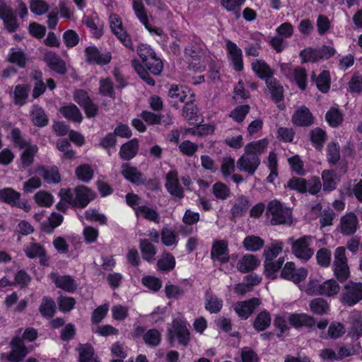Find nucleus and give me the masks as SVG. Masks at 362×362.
<instances>
[{"label": "nucleus", "instance_id": "obj_47", "mask_svg": "<svg viewBox=\"0 0 362 362\" xmlns=\"http://www.w3.org/2000/svg\"><path fill=\"white\" fill-rule=\"evenodd\" d=\"M161 241L166 246L176 245L178 238L173 228L164 227L161 230Z\"/></svg>", "mask_w": 362, "mask_h": 362}, {"label": "nucleus", "instance_id": "obj_37", "mask_svg": "<svg viewBox=\"0 0 362 362\" xmlns=\"http://www.w3.org/2000/svg\"><path fill=\"white\" fill-rule=\"evenodd\" d=\"M122 174L129 182L135 184L142 181V175L136 168L123 164L122 165Z\"/></svg>", "mask_w": 362, "mask_h": 362}, {"label": "nucleus", "instance_id": "obj_48", "mask_svg": "<svg viewBox=\"0 0 362 362\" xmlns=\"http://www.w3.org/2000/svg\"><path fill=\"white\" fill-rule=\"evenodd\" d=\"M271 323V317L268 312L264 310L259 313L254 321V327L257 331L266 329Z\"/></svg>", "mask_w": 362, "mask_h": 362}, {"label": "nucleus", "instance_id": "obj_39", "mask_svg": "<svg viewBox=\"0 0 362 362\" xmlns=\"http://www.w3.org/2000/svg\"><path fill=\"white\" fill-rule=\"evenodd\" d=\"M20 197L21 194L13 188L6 187L0 189V201L3 202L11 205H16L20 199Z\"/></svg>", "mask_w": 362, "mask_h": 362}, {"label": "nucleus", "instance_id": "obj_9", "mask_svg": "<svg viewBox=\"0 0 362 362\" xmlns=\"http://www.w3.org/2000/svg\"><path fill=\"white\" fill-rule=\"evenodd\" d=\"M109 21L112 33L125 47L132 49V40L123 27L121 18L117 14L112 13L109 17Z\"/></svg>", "mask_w": 362, "mask_h": 362}, {"label": "nucleus", "instance_id": "obj_27", "mask_svg": "<svg viewBox=\"0 0 362 362\" xmlns=\"http://www.w3.org/2000/svg\"><path fill=\"white\" fill-rule=\"evenodd\" d=\"M173 328L179 342L186 345L189 339V332L187 329V323L185 322H180L177 320H174Z\"/></svg>", "mask_w": 362, "mask_h": 362}, {"label": "nucleus", "instance_id": "obj_56", "mask_svg": "<svg viewBox=\"0 0 362 362\" xmlns=\"http://www.w3.org/2000/svg\"><path fill=\"white\" fill-rule=\"evenodd\" d=\"M235 160L230 156L223 158L221 171L224 178L229 177L235 170Z\"/></svg>", "mask_w": 362, "mask_h": 362}, {"label": "nucleus", "instance_id": "obj_10", "mask_svg": "<svg viewBox=\"0 0 362 362\" xmlns=\"http://www.w3.org/2000/svg\"><path fill=\"white\" fill-rule=\"evenodd\" d=\"M86 61L90 64L105 65L110 62L112 56L110 52L100 51L95 46H89L85 49Z\"/></svg>", "mask_w": 362, "mask_h": 362}, {"label": "nucleus", "instance_id": "obj_55", "mask_svg": "<svg viewBox=\"0 0 362 362\" xmlns=\"http://www.w3.org/2000/svg\"><path fill=\"white\" fill-rule=\"evenodd\" d=\"M76 175L78 180L84 182H88L93 176V170L90 165L83 164L76 169Z\"/></svg>", "mask_w": 362, "mask_h": 362}, {"label": "nucleus", "instance_id": "obj_36", "mask_svg": "<svg viewBox=\"0 0 362 362\" xmlns=\"http://www.w3.org/2000/svg\"><path fill=\"white\" fill-rule=\"evenodd\" d=\"M264 245V241L259 236L250 235L245 238L243 241L244 248L247 251L255 252L261 250Z\"/></svg>", "mask_w": 362, "mask_h": 362}, {"label": "nucleus", "instance_id": "obj_52", "mask_svg": "<svg viewBox=\"0 0 362 362\" xmlns=\"http://www.w3.org/2000/svg\"><path fill=\"white\" fill-rule=\"evenodd\" d=\"M158 269L162 271H170L175 266V257L170 253H165L157 262Z\"/></svg>", "mask_w": 362, "mask_h": 362}, {"label": "nucleus", "instance_id": "obj_5", "mask_svg": "<svg viewBox=\"0 0 362 362\" xmlns=\"http://www.w3.org/2000/svg\"><path fill=\"white\" fill-rule=\"evenodd\" d=\"M362 300V283L350 281L343 287L340 301L346 306H354Z\"/></svg>", "mask_w": 362, "mask_h": 362}, {"label": "nucleus", "instance_id": "obj_22", "mask_svg": "<svg viewBox=\"0 0 362 362\" xmlns=\"http://www.w3.org/2000/svg\"><path fill=\"white\" fill-rule=\"evenodd\" d=\"M292 122L298 127H308L313 123V117L306 107H301L294 112Z\"/></svg>", "mask_w": 362, "mask_h": 362}, {"label": "nucleus", "instance_id": "obj_21", "mask_svg": "<svg viewBox=\"0 0 362 362\" xmlns=\"http://www.w3.org/2000/svg\"><path fill=\"white\" fill-rule=\"evenodd\" d=\"M135 336L139 337L143 335V339L147 345L155 347L160 342V333L156 329H151L144 332V329L141 327H138L135 329Z\"/></svg>", "mask_w": 362, "mask_h": 362}, {"label": "nucleus", "instance_id": "obj_11", "mask_svg": "<svg viewBox=\"0 0 362 362\" xmlns=\"http://www.w3.org/2000/svg\"><path fill=\"white\" fill-rule=\"evenodd\" d=\"M260 164V159L256 155H251L245 152L238 158L237 167L239 170L245 172L250 175H252Z\"/></svg>", "mask_w": 362, "mask_h": 362}, {"label": "nucleus", "instance_id": "obj_14", "mask_svg": "<svg viewBox=\"0 0 362 362\" xmlns=\"http://www.w3.org/2000/svg\"><path fill=\"white\" fill-rule=\"evenodd\" d=\"M171 103H184L194 98L192 90L187 86L172 85L168 90Z\"/></svg>", "mask_w": 362, "mask_h": 362}, {"label": "nucleus", "instance_id": "obj_51", "mask_svg": "<svg viewBox=\"0 0 362 362\" xmlns=\"http://www.w3.org/2000/svg\"><path fill=\"white\" fill-rule=\"evenodd\" d=\"M63 218L61 214L55 212L52 213L48 218V223L42 224V229L46 233H52L55 228L62 224Z\"/></svg>", "mask_w": 362, "mask_h": 362}, {"label": "nucleus", "instance_id": "obj_33", "mask_svg": "<svg viewBox=\"0 0 362 362\" xmlns=\"http://www.w3.org/2000/svg\"><path fill=\"white\" fill-rule=\"evenodd\" d=\"M139 144L136 139H132L123 144L119 151V155L124 160L134 158L138 151Z\"/></svg>", "mask_w": 362, "mask_h": 362}, {"label": "nucleus", "instance_id": "obj_57", "mask_svg": "<svg viewBox=\"0 0 362 362\" xmlns=\"http://www.w3.org/2000/svg\"><path fill=\"white\" fill-rule=\"evenodd\" d=\"M29 88L24 86L18 85L14 89V101L18 105H23L25 103L28 96Z\"/></svg>", "mask_w": 362, "mask_h": 362}, {"label": "nucleus", "instance_id": "obj_49", "mask_svg": "<svg viewBox=\"0 0 362 362\" xmlns=\"http://www.w3.org/2000/svg\"><path fill=\"white\" fill-rule=\"evenodd\" d=\"M266 83L272 93L273 99L276 102L281 100L283 96V86L272 77L271 78H267Z\"/></svg>", "mask_w": 362, "mask_h": 362}, {"label": "nucleus", "instance_id": "obj_34", "mask_svg": "<svg viewBox=\"0 0 362 362\" xmlns=\"http://www.w3.org/2000/svg\"><path fill=\"white\" fill-rule=\"evenodd\" d=\"M30 119L34 125L44 127L47 124L48 119L42 107L33 105L30 112Z\"/></svg>", "mask_w": 362, "mask_h": 362}, {"label": "nucleus", "instance_id": "obj_13", "mask_svg": "<svg viewBox=\"0 0 362 362\" xmlns=\"http://www.w3.org/2000/svg\"><path fill=\"white\" fill-rule=\"evenodd\" d=\"M11 351L9 354H3L2 358H6L10 362H19L28 353L23 339L20 337H15L11 342Z\"/></svg>", "mask_w": 362, "mask_h": 362}, {"label": "nucleus", "instance_id": "obj_2", "mask_svg": "<svg viewBox=\"0 0 362 362\" xmlns=\"http://www.w3.org/2000/svg\"><path fill=\"white\" fill-rule=\"evenodd\" d=\"M59 196L62 201L73 206L85 208L90 201L95 199V194L85 186H79L74 190L62 189L60 190Z\"/></svg>", "mask_w": 362, "mask_h": 362}, {"label": "nucleus", "instance_id": "obj_58", "mask_svg": "<svg viewBox=\"0 0 362 362\" xmlns=\"http://www.w3.org/2000/svg\"><path fill=\"white\" fill-rule=\"evenodd\" d=\"M34 199L35 202L43 207L50 206L54 202L52 195L45 191H40L35 194Z\"/></svg>", "mask_w": 362, "mask_h": 362}, {"label": "nucleus", "instance_id": "obj_4", "mask_svg": "<svg viewBox=\"0 0 362 362\" xmlns=\"http://www.w3.org/2000/svg\"><path fill=\"white\" fill-rule=\"evenodd\" d=\"M313 239L311 235H303L297 239L289 238L288 242L291 245L292 253L297 258L308 261L314 254V250L310 248Z\"/></svg>", "mask_w": 362, "mask_h": 362}, {"label": "nucleus", "instance_id": "obj_28", "mask_svg": "<svg viewBox=\"0 0 362 362\" xmlns=\"http://www.w3.org/2000/svg\"><path fill=\"white\" fill-rule=\"evenodd\" d=\"M139 248L144 259L150 263L155 261L157 250L156 247L148 239L140 240Z\"/></svg>", "mask_w": 362, "mask_h": 362}, {"label": "nucleus", "instance_id": "obj_29", "mask_svg": "<svg viewBox=\"0 0 362 362\" xmlns=\"http://www.w3.org/2000/svg\"><path fill=\"white\" fill-rule=\"evenodd\" d=\"M252 68L253 71L260 78L265 79L271 78L273 75V71L271 68L263 60H255L252 63Z\"/></svg>", "mask_w": 362, "mask_h": 362}, {"label": "nucleus", "instance_id": "obj_23", "mask_svg": "<svg viewBox=\"0 0 362 362\" xmlns=\"http://www.w3.org/2000/svg\"><path fill=\"white\" fill-rule=\"evenodd\" d=\"M260 264V260L255 255L247 254L240 259L237 263V269L242 273L255 269Z\"/></svg>", "mask_w": 362, "mask_h": 362}, {"label": "nucleus", "instance_id": "obj_25", "mask_svg": "<svg viewBox=\"0 0 362 362\" xmlns=\"http://www.w3.org/2000/svg\"><path fill=\"white\" fill-rule=\"evenodd\" d=\"M289 323L294 327H313L315 324L313 317L305 313L291 314L288 318Z\"/></svg>", "mask_w": 362, "mask_h": 362}, {"label": "nucleus", "instance_id": "obj_40", "mask_svg": "<svg viewBox=\"0 0 362 362\" xmlns=\"http://www.w3.org/2000/svg\"><path fill=\"white\" fill-rule=\"evenodd\" d=\"M249 206L250 203L247 197L245 196L239 197L230 209L233 216H243L247 211Z\"/></svg>", "mask_w": 362, "mask_h": 362}, {"label": "nucleus", "instance_id": "obj_18", "mask_svg": "<svg viewBox=\"0 0 362 362\" xmlns=\"http://www.w3.org/2000/svg\"><path fill=\"white\" fill-rule=\"evenodd\" d=\"M165 187L170 194L178 198L183 197V189L179 183L178 175L176 171L171 170L167 173Z\"/></svg>", "mask_w": 362, "mask_h": 362}, {"label": "nucleus", "instance_id": "obj_3", "mask_svg": "<svg viewBox=\"0 0 362 362\" xmlns=\"http://www.w3.org/2000/svg\"><path fill=\"white\" fill-rule=\"evenodd\" d=\"M340 291L339 283L330 279L322 283L316 280H311L306 287V292L311 295L322 296L327 298L335 297Z\"/></svg>", "mask_w": 362, "mask_h": 362}, {"label": "nucleus", "instance_id": "obj_59", "mask_svg": "<svg viewBox=\"0 0 362 362\" xmlns=\"http://www.w3.org/2000/svg\"><path fill=\"white\" fill-rule=\"evenodd\" d=\"M86 219L92 221L98 222L100 225H105L107 223V218L105 214L100 213L95 209H89L84 213Z\"/></svg>", "mask_w": 362, "mask_h": 362}, {"label": "nucleus", "instance_id": "obj_19", "mask_svg": "<svg viewBox=\"0 0 362 362\" xmlns=\"http://www.w3.org/2000/svg\"><path fill=\"white\" fill-rule=\"evenodd\" d=\"M50 279L57 287L67 292H74L77 288L76 281L71 276H59L57 273L52 272L50 274Z\"/></svg>", "mask_w": 362, "mask_h": 362}, {"label": "nucleus", "instance_id": "obj_54", "mask_svg": "<svg viewBox=\"0 0 362 362\" xmlns=\"http://www.w3.org/2000/svg\"><path fill=\"white\" fill-rule=\"evenodd\" d=\"M223 306L222 300L218 298L216 296H208L206 298L205 308L211 313H218Z\"/></svg>", "mask_w": 362, "mask_h": 362}, {"label": "nucleus", "instance_id": "obj_8", "mask_svg": "<svg viewBox=\"0 0 362 362\" xmlns=\"http://www.w3.org/2000/svg\"><path fill=\"white\" fill-rule=\"evenodd\" d=\"M345 253L346 250L344 247H338L334 254V274L340 281H346L350 274Z\"/></svg>", "mask_w": 362, "mask_h": 362}, {"label": "nucleus", "instance_id": "obj_61", "mask_svg": "<svg viewBox=\"0 0 362 362\" xmlns=\"http://www.w3.org/2000/svg\"><path fill=\"white\" fill-rule=\"evenodd\" d=\"M30 9L36 15H43L47 12L49 5L45 0H30Z\"/></svg>", "mask_w": 362, "mask_h": 362}, {"label": "nucleus", "instance_id": "obj_26", "mask_svg": "<svg viewBox=\"0 0 362 362\" xmlns=\"http://www.w3.org/2000/svg\"><path fill=\"white\" fill-rule=\"evenodd\" d=\"M45 60L47 66L59 74L66 72L65 63L54 52L49 51L45 54Z\"/></svg>", "mask_w": 362, "mask_h": 362}, {"label": "nucleus", "instance_id": "obj_41", "mask_svg": "<svg viewBox=\"0 0 362 362\" xmlns=\"http://www.w3.org/2000/svg\"><path fill=\"white\" fill-rule=\"evenodd\" d=\"M135 213L137 217L146 218L148 221L158 223L159 216L156 211L147 206H141L135 209Z\"/></svg>", "mask_w": 362, "mask_h": 362}, {"label": "nucleus", "instance_id": "obj_12", "mask_svg": "<svg viewBox=\"0 0 362 362\" xmlns=\"http://www.w3.org/2000/svg\"><path fill=\"white\" fill-rule=\"evenodd\" d=\"M294 264H295L292 262H286L282 268L281 276L284 279L291 281L297 284L306 279L308 272L307 269L300 267L297 269V273L293 275L292 272L294 271Z\"/></svg>", "mask_w": 362, "mask_h": 362}, {"label": "nucleus", "instance_id": "obj_32", "mask_svg": "<svg viewBox=\"0 0 362 362\" xmlns=\"http://www.w3.org/2000/svg\"><path fill=\"white\" fill-rule=\"evenodd\" d=\"M309 307L310 311L315 315H322L327 314L330 310L329 305L322 298H316L310 300Z\"/></svg>", "mask_w": 362, "mask_h": 362}, {"label": "nucleus", "instance_id": "obj_42", "mask_svg": "<svg viewBox=\"0 0 362 362\" xmlns=\"http://www.w3.org/2000/svg\"><path fill=\"white\" fill-rule=\"evenodd\" d=\"M211 192L217 199L226 200L231 195L230 188L221 182H216L211 187Z\"/></svg>", "mask_w": 362, "mask_h": 362}, {"label": "nucleus", "instance_id": "obj_15", "mask_svg": "<svg viewBox=\"0 0 362 362\" xmlns=\"http://www.w3.org/2000/svg\"><path fill=\"white\" fill-rule=\"evenodd\" d=\"M260 304L257 298H251L248 300L238 301L234 304V310L239 317L246 320Z\"/></svg>", "mask_w": 362, "mask_h": 362}, {"label": "nucleus", "instance_id": "obj_53", "mask_svg": "<svg viewBox=\"0 0 362 362\" xmlns=\"http://www.w3.org/2000/svg\"><path fill=\"white\" fill-rule=\"evenodd\" d=\"M23 251L25 252L26 256L29 258H35L46 253L44 247L36 243H31L25 245L23 247Z\"/></svg>", "mask_w": 362, "mask_h": 362}, {"label": "nucleus", "instance_id": "obj_63", "mask_svg": "<svg viewBox=\"0 0 362 362\" xmlns=\"http://www.w3.org/2000/svg\"><path fill=\"white\" fill-rule=\"evenodd\" d=\"M316 85L317 88L323 92L327 93L330 88V76L327 71H323L316 79Z\"/></svg>", "mask_w": 362, "mask_h": 362}, {"label": "nucleus", "instance_id": "obj_17", "mask_svg": "<svg viewBox=\"0 0 362 362\" xmlns=\"http://www.w3.org/2000/svg\"><path fill=\"white\" fill-rule=\"evenodd\" d=\"M358 226V218L354 213H347L341 217L339 229L343 235H349L354 233Z\"/></svg>", "mask_w": 362, "mask_h": 362}, {"label": "nucleus", "instance_id": "obj_60", "mask_svg": "<svg viewBox=\"0 0 362 362\" xmlns=\"http://www.w3.org/2000/svg\"><path fill=\"white\" fill-rule=\"evenodd\" d=\"M55 308L56 305L52 299L45 298L40 307V311L43 316L51 317L55 312Z\"/></svg>", "mask_w": 362, "mask_h": 362}, {"label": "nucleus", "instance_id": "obj_1", "mask_svg": "<svg viewBox=\"0 0 362 362\" xmlns=\"http://www.w3.org/2000/svg\"><path fill=\"white\" fill-rule=\"evenodd\" d=\"M137 53L141 59V64L137 59L132 61V66L141 78L151 86H154L155 81L149 76L146 69L154 75H159L163 68V62L156 56L153 49L146 44H141L138 46Z\"/></svg>", "mask_w": 362, "mask_h": 362}, {"label": "nucleus", "instance_id": "obj_6", "mask_svg": "<svg viewBox=\"0 0 362 362\" xmlns=\"http://www.w3.org/2000/svg\"><path fill=\"white\" fill-rule=\"evenodd\" d=\"M267 213L273 225L291 223V213L290 210L283 208L281 204L276 200L272 201L269 204Z\"/></svg>", "mask_w": 362, "mask_h": 362}, {"label": "nucleus", "instance_id": "obj_44", "mask_svg": "<svg viewBox=\"0 0 362 362\" xmlns=\"http://www.w3.org/2000/svg\"><path fill=\"white\" fill-rule=\"evenodd\" d=\"M284 262V258H279L276 262L272 260H267L264 262V273L266 276L271 279L276 277V272L279 270Z\"/></svg>", "mask_w": 362, "mask_h": 362}, {"label": "nucleus", "instance_id": "obj_20", "mask_svg": "<svg viewBox=\"0 0 362 362\" xmlns=\"http://www.w3.org/2000/svg\"><path fill=\"white\" fill-rule=\"evenodd\" d=\"M228 245L226 240L215 241L211 251L212 258L222 263L227 262L229 260Z\"/></svg>", "mask_w": 362, "mask_h": 362}, {"label": "nucleus", "instance_id": "obj_46", "mask_svg": "<svg viewBox=\"0 0 362 362\" xmlns=\"http://www.w3.org/2000/svg\"><path fill=\"white\" fill-rule=\"evenodd\" d=\"M324 190L331 191L335 189L338 177L334 172L325 170L322 173Z\"/></svg>", "mask_w": 362, "mask_h": 362}, {"label": "nucleus", "instance_id": "obj_16", "mask_svg": "<svg viewBox=\"0 0 362 362\" xmlns=\"http://www.w3.org/2000/svg\"><path fill=\"white\" fill-rule=\"evenodd\" d=\"M226 42L227 52L233 68L238 71H242L243 69V62L241 49L235 43L229 40H227Z\"/></svg>", "mask_w": 362, "mask_h": 362}, {"label": "nucleus", "instance_id": "obj_31", "mask_svg": "<svg viewBox=\"0 0 362 362\" xmlns=\"http://www.w3.org/2000/svg\"><path fill=\"white\" fill-rule=\"evenodd\" d=\"M59 112L66 119L73 121L74 122L81 123L83 119V116L75 105H69L62 107Z\"/></svg>", "mask_w": 362, "mask_h": 362}, {"label": "nucleus", "instance_id": "obj_7", "mask_svg": "<svg viewBox=\"0 0 362 362\" xmlns=\"http://www.w3.org/2000/svg\"><path fill=\"white\" fill-rule=\"evenodd\" d=\"M132 8L137 19L151 35H156L160 37L164 35V32L162 28L153 27L150 23L148 12L141 0H132Z\"/></svg>", "mask_w": 362, "mask_h": 362}, {"label": "nucleus", "instance_id": "obj_45", "mask_svg": "<svg viewBox=\"0 0 362 362\" xmlns=\"http://www.w3.org/2000/svg\"><path fill=\"white\" fill-rule=\"evenodd\" d=\"M284 243L281 240L273 241L264 251V256L267 260H272L281 252Z\"/></svg>", "mask_w": 362, "mask_h": 362}, {"label": "nucleus", "instance_id": "obj_50", "mask_svg": "<svg viewBox=\"0 0 362 362\" xmlns=\"http://www.w3.org/2000/svg\"><path fill=\"white\" fill-rule=\"evenodd\" d=\"M326 121L332 127L340 125L343 121L341 112L336 107H332L325 115Z\"/></svg>", "mask_w": 362, "mask_h": 362}, {"label": "nucleus", "instance_id": "obj_35", "mask_svg": "<svg viewBox=\"0 0 362 362\" xmlns=\"http://www.w3.org/2000/svg\"><path fill=\"white\" fill-rule=\"evenodd\" d=\"M37 172L48 183H57L61 180V177L57 167H40L37 169Z\"/></svg>", "mask_w": 362, "mask_h": 362}, {"label": "nucleus", "instance_id": "obj_30", "mask_svg": "<svg viewBox=\"0 0 362 362\" xmlns=\"http://www.w3.org/2000/svg\"><path fill=\"white\" fill-rule=\"evenodd\" d=\"M76 350L79 355V362H100L92 346L87 344H80Z\"/></svg>", "mask_w": 362, "mask_h": 362}, {"label": "nucleus", "instance_id": "obj_43", "mask_svg": "<svg viewBox=\"0 0 362 362\" xmlns=\"http://www.w3.org/2000/svg\"><path fill=\"white\" fill-rule=\"evenodd\" d=\"M182 114L189 123L193 124L197 122V107L194 103V98L186 102Z\"/></svg>", "mask_w": 362, "mask_h": 362}, {"label": "nucleus", "instance_id": "obj_62", "mask_svg": "<svg viewBox=\"0 0 362 362\" xmlns=\"http://www.w3.org/2000/svg\"><path fill=\"white\" fill-rule=\"evenodd\" d=\"M325 132L320 129L315 128L310 132V140L317 148H320L325 141Z\"/></svg>", "mask_w": 362, "mask_h": 362}, {"label": "nucleus", "instance_id": "obj_64", "mask_svg": "<svg viewBox=\"0 0 362 362\" xmlns=\"http://www.w3.org/2000/svg\"><path fill=\"white\" fill-rule=\"evenodd\" d=\"M250 109V107L247 105L238 106L230 112L229 117L237 122H242L248 114Z\"/></svg>", "mask_w": 362, "mask_h": 362}, {"label": "nucleus", "instance_id": "obj_24", "mask_svg": "<svg viewBox=\"0 0 362 362\" xmlns=\"http://www.w3.org/2000/svg\"><path fill=\"white\" fill-rule=\"evenodd\" d=\"M19 148L23 150L21 155V168H26L33 163L34 157L38 151V147L35 144L25 143Z\"/></svg>", "mask_w": 362, "mask_h": 362}, {"label": "nucleus", "instance_id": "obj_38", "mask_svg": "<svg viewBox=\"0 0 362 362\" xmlns=\"http://www.w3.org/2000/svg\"><path fill=\"white\" fill-rule=\"evenodd\" d=\"M268 144L269 142L267 139H262L259 141L247 144L245 146V151L251 155H256L259 156V155H261L264 152L268 146Z\"/></svg>", "mask_w": 362, "mask_h": 362}]
</instances>
